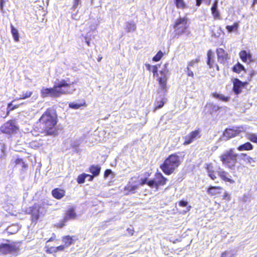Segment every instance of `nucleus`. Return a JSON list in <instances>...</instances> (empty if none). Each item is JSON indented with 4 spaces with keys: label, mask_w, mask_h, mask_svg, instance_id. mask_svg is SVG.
<instances>
[{
    "label": "nucleus",
    "mask_w": 257,
    "mask_h": 257,
    "mask_svg": "<svg viewBox=\"0 0 257 257\" xmlns=\"http://www.w3.org/2000/svg\"><path fill=\"white\" fill-rule=\"evenodd\" d=\"M58 122L57 111L53 107H49L43 113L33 127L34 132L45 136H55Z\"/></svg>",
    "instance_id": "obj_1"
},
{
    "label": "nucleus",
    "mask_w": 257,
    "mask_h": 257,
    "mask_svg": "<svg viewBox=\"0 0 257 257\" xmlns=\"http://www.w3.org/2000/svg\"><path fill=\"white\" fill-rule=\"evenodd\" d=\"M74 83H68L65 79H62L58 83H55L53 87H43L41 90V96L43 98L51 97H59L63 95L72 94L75 91L72 86Z\"/></svg>",
    "instance_id": "obj_2"
},
{
    "label": "nucleus",
    "mask_w": 257,
    "mask_h": 257,
    "mask_svg": "<svg viewBox=\"0 0 257 257\" xmlns=\"http://www.w3.org/2000/svg\"><path fill=\"white\" fill-rule=\"evenodd\" d=\"M174 29V37L178 38L186 34H189V19L186 17H178L172 25Z\"/></svg>",
    "instance_id": "obj_3"
},
{
    "label": "nucleus",
    "mask_w": 257,
    "mask_h": 257,
    "mask_svg": "<svg viewBox=\"0 0 257 257\" xmlns=\"http://www.w3.org/2000/svg\"><path fill=\"white\" fill-rule=\"evenodd\" d=\"M158 65H153V75L155 77H157V79L158 81V83L159 85V87L160 89L166 92L167 89V80H168V70L166 68H164L161 71H159V73L158 72Z\"/></svg>",
    "instance_id": "obj_4"
},
{
    "label": "nucleus",
    "mask_w": 257,
    "mask_h": 257,
    "mask_svg": "<svg viewBox=\"0 0 257 257\" xmlns=\"http://www.w3.org/2000/svg\"><path fill=\"white\" fill-rule=\"evenodd\" d=\"M250 158L246 154L241 153L237 154L234 152V149L226 151L221 156V161H249Z\"/></svg>",
    "instance_id": "obj_5"
},
{
    "label": "nucleus",
    "mask_w": 257,
    "mask_h": 257,
    "mask_svg": "<svg viewBox=\"0 0 257 257\" xmlns=\"http://www.w3.org/2000/svg\"><path fill=\"white\" fill-rule=\"evenodd\" d=\"M168 179L165 177L161 172H156L153 179L149 180L148 186L151 188H155L156 190L162 186L167 184Z\"/></svg>",
    "instance_id": "obj_6"
},
{
    "label": "nucleus",
    "mask_w": 257,
    "mask_h": 257,
    "mask_svg": "<svg viewBox=\"0 0 257 257\" xmlns=\"http://www.w3.org/2000/svg\"><path fill=\"white\" fill-rule=\"evenodd\" d=\"M20 248L16 245V242L12 243H2L0 244V253L3 254H7L11 253L18 252Z\"/></svg>",
    "instance_id": "obj_7"
},
{
    "label": "nucleus",
    "mask_w": 257,
    "mask_h": 257,
    "mask_svg": "<svg viewBox=\"0 0 257 257\" xmlns=\"http://www.w3.org/2000/svg\"><path fill=\"white\" fill-rule=\"evenodd\" d=\"M179 165V162H164L160 165V168L165 174L170 175L173 173Z\"/></svg>",
    "instance_id": "obj_8"
},
{
    "label": "nucleus",
    "mask_w": 257,
    "mask_h": 257,
    "mask_svg": "<svg viewBox=\"0 0 257 257\" xmlns=\"http://www.w3.org/2000/svg\"><path fill=\"white\" fill-rule=\"evenodd\" d=\"M18 129L15 120H13L7 121L1 127L3 133L10 135L16 133Z\"/></svg>",
    "instance_id": "obj_9"
},
{
    "label": "nucleus",
    "mask_w": 257,
    "mask_h": 257,
    "mask_svg": "<svg viewBox=\"0 0 257 257\" xmlns=\"http://www.w3.org/2000/svg\"><path fill=\"white\" fill-rule=\"evenodd\" d=\"M232 83V90L234 93L236 95L240 94L242 92V88H244L248 84V81L242 82L238 78H234Z\"/></svg>",
    "instance_id": "obj_10"
},
{
    "label": "nucleus",
    "mask_w": 257,
    "mask_h": 257,
    "mask_svg": "<svg viewBox=\"0 0 257 257\" xmlns=\"http://www.w3.org/2000/svg\"><path fill=\"white\" fill-rule=\"evenodd\" d=\"M40 208L41 206L36 203L27 208V213L31 215L32 221H37L39 219Z\"/></svg>",
    "instance_id": "obj_11"
},
{
    "label": "nucleus",
    "mask_w": 257,
    "mask_h": 257,
    "mask_svg": "<svg viewBox=\"0 0 257 257\" xmlns=\"http://www.w3.org/2000/svg\"><path fill=\"white\" fill-rule=\"evenodd\" d=\"M217 60L221 64H225L230 59V55L223 48H217L216 50Z\"/></svg>",
    "instance_id": "obj_12"
},
{
    "label": "nucleus",
    "mask_w": 257,
    "mask_h": 257,
    "mask_svg": "<svg viewBox=\"0 0 257 257\" xmlns=\"http://www.w3.org/2000/svg\"><path fill=\"white\" fill-rule=\"evenodd\" d=\"M133 178L128 182L124 187V191L126 195L134 194L136 192L137 190L139 188L137 181H133Z\"/></svg>",
    "instance_id": "obj_13"
},
{
    "label": "nucleus",
    "mask_w": 257,
    "mask_h": 257,
    "mask_svg": "<svg viewBox=\"0 0 257 257\" xmlns=\"http://www.w3.org/2000/svg\"><path fill=\"white\" fill-rule=\"evenodd\" d=\"M207 64L211 69H215L217 71L219 70V67L216 62L213 52L211 50H208L207 52Z\"/></svg>",
    "instance_id": "obj_14"
},
{
    "label": "nucleus",
    "mask_w": 257,
    "mask_h": 257,
    "mask_svg": "<svg viewBox=\"0 0 257 257\" xmlns=\"http://www.w3.org/2000/svg\"><path fill=\"white\" fill-rule=\"evenodd\" d=\"M200 130L197 129L192 131L188 135L185 137V141L183 143L184 145H187L192 143L195 139L200 138Z\"/></svg>",
    "instance_id": "obj_15"
},
{
    "label": "nucleus",
    "mask_w": 257,
    "mask_h": 257,
    "mask_svg": "<svg viewBox=\"0 0 257 257\" xmlns=\"http://www.w3.org/2000/svg\"><path fill=\"white\" fill-rule=\"evenodd\" d=\"M223 190V188L221 186H210L207 188L206 192L208 195L216 198L220 195Z\"/></svg>",
    "instance_id": "obj_16"
},
{
    "label": "nucleus",
    "mask_w": 257,
    "mask_h": 257,
    "mask_svg": "<svg viewBox=\"0 0 257 257\" xmlns=\"http://www.w3.org/2000/svg\"><path fill=\"white\" fill-rule=\"evenodd\" d=\"M240 131L233 128H226L223 133V137L226 140H229L238 136Z\"/></svg>",
    "instance_id": "obj_17"
},
{
    "label": "nucleus",
    "mask_w": 257,
    "mask_h": 257,
    "mask_svg": "<svg viewBox=\"0 0 257 257\" xmlns=\"http://www.w3.org/2000/svg\"><path fill=\"white\" fill-rule=\"evenodd\" d=\"M239 56L243 63L249 64L253 61L252 55L249 51L241 50L239 53Z\"/></svg>",
    "instance_id": "obj_18"
},
{
    "label": "nucleus",
    "mask_w": 257,
    "mask_h": 257,
    "mask_svg": "<svg viewBox=\"0 0 257 257\" xmlns=\"http://www.w3.org/2000/svg\"><path fill=\"white\" fill-rule=\"evenodd\" d=\"M65 193L64 189L60 188H55L51 192L52 196L58 200L63 198L65 195Z\"/></svg>",
    "instance_id": "obj_19"
},
{
    "label": "nucleus",
    "mask_w": 257,
    "mask_h": 257,
    "mask_svg": "<svg viewBox=\"0 0 257 257\" xmlns=\"http://www.w3.org/2000/svg\"><path fill=\"white\" fill-rule=\"evenodd\" d=\"M211 11L212 16L214 20H221V15L218 9V2L215 0L211 8Z\"/></svg>",
    "instance_id": "obj_20"
},
{
    "label": "nucleus",
    "mask_w": 257,
    "mask_h": 257,
    "mask_svg": "<svg viewBox=\"0 0 257 257\" xmlns=\"http://www.w3.org/2000/svg\"><path fill=\"white\" fill-rule=\"evenodd\" d=\"M206 168L207 171L208 175L212 180H215L216 178L215 173L216 172H218L217 171L218 169L211 163L207 164Z\"/></svg>",
    "instance_id": "obj_21"
},
{
    "label": "nucleus",
    "mask_w": 257,
    "mask_h": 257,
    "mask_svg": "<svg viewBox=\"0 0 257 257\" xmlns=\"http://www.w3.org/2000/svg\"><path fill=\"white\" fill-rule=\"evenodd\" d=\"M77 215L75 211L74 207H70L68 208L66 212V216L64 217L65 220L69 219H74L76 218Z\"/></svg>",
    "instance_id": "obj_22"
},
{
    "label": "nucleus",
    "mask_w": 257,
    "mask_h": 257,
    "mask_svg": "<svg viewBox=\"0 0 257 257\" xmlns=\"http://www.w3.org/2000/svg\"><path fill=\"white\" fill-rule=\"evenodd\" d=\"M63 245L66 248L68 247L74 242V239L73 238V236L69 235L63 236L62 238Z\"/></svg>",
    "instance_id": "obj_23"
},
{
    "label": "nucleus",
    "mask_w": 257,
    "mask_h": 257,
    "mask_svg": "<svg viewBox=\"0 0 257 257\" xmlns=\"http://www.w3.org/2000/svg\"><path fill=\"white\" fill-rule=\"evenodd\" d=\"M218 174L220 178L224 182H229L230 184H233L235 183V181L233 179L227 177V173L225 171H218Z\"/></svg>",
    "instance_id": "obj_24"
},
{
    "label": "nucleus",
    "mask_w": 257,
    "mask_h": 257,
    "mask_svg": "<svg viewBox=\"0 0 257 257\" xmlns=\"http://www.w3.org/2000/svg\"><path fill=\"white\" fill-rule=\"evenodd\" d=\"M10 28L11 32L15 42H18L20 41V35L18 29L16 28L12 24L11 25Z\"/></svg>",
    "instance_id": "obj_25"
},
{
    "label": "nucleus",
    "mask_w": 257,
    "mask_h": 257,
    "mask_svg": "<svg viewBox=\"0 0 257 257\" xmlns=\"http://www.w3.org/2000/svg\"><path fill=\"white\" fill-rule=\"evenodd\" d=\"M101 170V167L98 165H91L89 168V171L93 176H97L99 175Z\"/></svg>",
    "instance_id": "obj_26"
},
{
    "label": "nucleus",
    "mask_w": 257,
    "mask_h": 257,
    "mask_svg": "<svg viewBox=\"0 0 257 257\" xmlns=\"http://www.w3.org/2000/svg\"><path fill=\"white\" fill-rule=\"evenodd\" d=\"M232 70L233 72L237 74L240 73L241 71L246 72V69L239 62H237L233 66Z\"/></svg>",
    "instance_id": "obj_27"
},
{
    "label": "nucleus",
    "mask_w": 257,
    "mask_h": 257,
    "mask_svg": "<svg viewBox=\"0 0 257 257\" xmlns=\"http://www.w3.org/2000/svg\"><path fill=\"white\" fill-rule=\"evenodd\" d=\"M239 22H236L233 23L232 25H227L225 28L228 33H231L232 32H236L238 30Z\"/></svg>",
    "instance_id": "obj_28"
},
{
    "label": "nucleus",
    "mask_w": 257,
    "mask_h": 257,
    "mask_svg": "<svg viewBox=\"0 0 257 257\" xmlns=\"http://www.w3.org/2000/svg\"><path fill=\"white\" fill-rule=\"evenodd\" d=\"M212 96L215 98H217L222 101L227 102L230 100V97L228 96H225L222 94H220L216 92L212 93Z\"/></svg>",
    "instance_id": "obj_29"
},
{
    "label": "nucleus",
    "mask_w": 257,
    "mask_h": 257,
    "mask_svg": "<svg viewBox=\"0 0 257 257\" xmlns=\"http://www.w3.org/2000/svg\"><path fill=\"white\" fill-rule=\"evenodd\" d=\"M253 149V146L249 142H246L238 147L237 150L238 151H249Z\"/></svg>",
    "instance_id": "obj_30"
},
{
    "label": "nucleus",
    "mask_w": 257,
    "mask_h": 257,
    "mask_svg": "<svg viewBox=\"0 0 257 257\" xmlns=\"http://www.w3.org/2000/svg\"><path fill=\"white\" fill-rule=\"evenodd\" d=\"M175 4L178 9H184L186 5L184 0H174Z\"/></svg>",
    "instance_id": "obj_31"
},
{
    "label": "nucleus",
    "mask_w": 257,
    "mask_h": 257,
    "mask_svg": "<svg viewBox=\"0 0 257 257\" xmlns=\"http://www.w3.org/2000/svg\"><path fill=\"white\" fill-rule=\"evenodd\" d=\"M150 175L151 173L148 172H146L145 173V177L144 178L141 179L139 183H138V184H139V187L140 186H143L145 184H147L148 185V178L150 176Z\"/></svg>",
    "instance_id": "obj_32"
},
{
    "label": "nucleus",
    "mask_w": 257,
    "mask_h": 257,
    "mask_svg": "<svg viewBox=\"0 0 257 257\" xmlns=\"http://www.w3.org/2000/svg\"><path fill=\"white\" fill-rule=\"evenodd\" d=\"M33 94V92L31 91H27L25 92H23L20 97L18 98H16L15 100L25 99L30 97Z\"/></svg>",
    "instance_id": "obj_33"
},
{
    "label": "nucleus",
    "mask_w": 257,
    "mask_h": 257,
    "mask_svg": "<svg viewBox=\"0 0 257 257\" xmlns=\"http://www.w3.org/2000/svg\"><path fill=\"white\" fill-rule=\"evenodd\" d=\"M166 99L163 98L160 101L157 102V105L154 107V110H156L158 109H160L163 107L165 103L166 102Z\"/></svg>",
    "instance_id": "obj_34"
},
{
    "label": "nucleus",
    "mask_w": 257,
    "mask_h": 257,
    "mask_svg": "<svg viewBox=\"0 0 257 257\" xmlns=\"http://www.w3.org/2000/svg\"><path fill=\"white\" fill-rule=\"evenodd\" d=\"M12 103H13V102H11L9 103L8 104V107H7L8 113H9L10 111L18 108L20 106V104L13 105L12 104Z\"/></svg>",
    "instance_id": "obj_35"
},
{
    "label": "nucleus",
    "mask_w": 257,
    "mask_h": 257,
    "mask_svg": "<svg viewBox=\"0 0 257 257\" xmlns=\"http://www.w3.org/2000/svg\"><path fill=\"white\" fill-rule=\"evenodd\" d=\"M85 173H83L79 175L77 178V182L78 184H81L85 182V179L86 178Z\"/></svg>",
    "instance_id": "obj_36"
},
{
    "label": "nucleus",
    "mask_w": 257,
    "mask_h": 257,
    "mask_svg": "<svg viewBox=\"0 0 257 257\" xmlns=\"http://www.w3.org/2000/svg\"><path fill=\"white\" fill-rule=\"evenodd\" d=\"M180 158L177 153L170 155L165 161H179Z\"/></svg>",
    "instance_id": "obj_37"
},
{
    "label": "nucleus",
    "mask_w": 257,
    "mask_h": 257,
    "mask_svg": "<svg viewBox=\"0 0 257 257\" xmlns=\"http://www.w3.org/2000/svg\"><path fill=\"white\" fill-rule=\"evenodd\" d=\"M163 56V53L161 51H159L156 55L153 58V60L155 62H158L161 60Z\"/></svg>",
    "instance_id": "obj_38"
},
{
    "label": "nucleus",
    "mask_w": 257,
    "mask_h": 257,
    "mask_svg": "<svg viewBox=\"0 0 257 257\" xmlns=\"http://www.w3.org/2000/svg\"><path fill=\"white\" fill-rule=\"evenodd\" d=\"M248 139L252 143L257 144V135L255 134H250L248 135Z\"/></svg>",
    "instance_id": "obj_39"
},
{
    "label": "nucleus",
    "mask_w": 257,
    "mask_h": 257,
    "mask_svg": "<svg viewBox=\"0 0 257 257\" xmlns=\"http://www.w3.org/2000/svg\"><path fill=\"white\" fill-rule=\"evenodd\" d=\"M46 252L48 254L56 253V247L54 246H46Z\"/></svg>",
    "instance_id": "obj_40"
},
{
    "label": "nucleus",
    "mask_w": 257,
    "mask_h": 257,
    "mask_svg": "<svg viewBox=\"0 0 257 257\" xmlns=\"http://www.w3.org/2000/svg\"><path fill=\"white\" fill-rule=\"evenodd\" d=\"M85 105V103L82 104H78L75 103H70L69 105V107L71 108L77 109H79L81 106Z\"/></svg>",
    "instance_id": "obj_41"
},
{
    "label": "nucleus",
    "mask_w": 257,
    "mask_h": 257,
    "mask_svg": "<svg viewBox=\"0 0 257 257\" xmlns=\"http://www.w3.org/2000/svg\"><path fill=\"white\" fill-rule=\"evenodd\" d=\"M222 199L226 201L227 202L231 200L230 194L227 192L225 191L223 196H222Z\"/></svg>",
    "instance_id": "obj_42"
},
{
    "label": "nucleus",
    "mask_w": 257,
    "mask_h": 257,
    "mask_svg": "<svg viewBox=\"0 0 257 257\" xmlns=\"http://www.w3.org/2000/svg\"><path fill=\"white\" fill-rule=\"evenodd\" d=\"M220 257H234V254L228 251L222 253Z\"/></svg>",
    "instance_id": "obj_43"
},
{
    "label": "nucleus",
    "mask_w": 257,
    "mask_h": 257,
    "mask_svg": "<svg viewBox=\"0 0 257 257\" xmlns=\"http://www.w3.org/2000/svg\"><path fill=\"white\" fill-rule=\"evenodd\" d=\"M230 163L231 162H223V164L226 168L232 170L234 168L235 165L234 164H230Z\"/></svg>",
    "instance_id": "obj_44"
},
{
    "label": "nucleus",
    "mask_w": 257,
    "mask_h": 257,
    "mask_svg": "<svg viewBox=\"0 0 257 257\" xmlns=\"http://www.w3.org/2000/svg\"><path fill=\"white\" fill-rule=\"evenodd\" d=\"M179 205L182 207H185L187 206L188 202L184 200H180L178 202Z\"/></svg>",
    "instance_id": "obj_45"
},
{
    "label": "nucleus",
    "mask_w": 257,
    "mask_h": 257,
    "mask_svg": "<svg viewBox=\"0 0 257 257\" xmlns=\"http://www.w3.org/2000/svg\"><path fill=\"white\" fill-rule=\"evenodd\" d=\"M126 231L127 232V234L129 236H133L134 234L135 231L133 228H127L126 229Z\"/></svg>",
    "instance_id": "obj_46"
},
{
    "label": "nucleus",
    "mask_w": 257,
    "mask_h": 257,
    "mask_svg": "<svg viewBox=\"0 0 257 257\" xmlns=\"http://www.w3.org/2000/svg\"><path fill=\"white\" fill-rule=\"evenodd\" d=\"M73 8L74 9H75L77 7V6L79 5H81V0H73Z\"/></svg>",
    "instance_id": "obj_47"
},
{
    "label": "nucleus",
    "mask_w": 257,
    "mask_h": 257,
    "mask_svg": "<svg viewBox=\"0 0 257 257\" xmlns=\"http://www.w3.org/2000/svg\"><path fill=\"white\" fill-rule=\"evenodd\" d=\"M65 248L66 247L63 244L59 245L56 247V251L57 252L58 251H64Z\"/></svg>",
    "instance_id": "obj_48"
},
{
    "label": "nucleus",
    "mask_w": 257,
    "mask_h": 257,
    "mask_svg": "<svg viewBox=\"0 0 257 257\" xmlns=\"http://www.w3.org/2000/svg\"><path fill=\"white\" fill-rule=\"evenodd\" d=\"M111 174H112L111 170L110 169H106L104 173V178H106Z\"/></svg>",
    "instance_id": "obj_49"
},
{
    "label": "nucleus",
    "mask_w": 257,
    "mask_h": 257,
    "mask_svg": "<svg viewBox=\"0 0 257 257\" xmlns=\"http://www.w3.org/2000/svg\"><path fill=\"white\" fill-rule=\"evenodd\" d=\"M67 221V220H65L64 218L62 221L56 225V227L58 228H62L65 225V222Z\"/></svg>",
    "instance_id": "obj_50"
},
{
    "label": "nucleus",
    "mask_w": 257,
    "mask_h": 257,
    "mask_svg": "<svg viewBox=\"0 0 257 257\" xmlns=\"http://www.w3.org/2000/svg\"><path fill=\"white\" fill-rule=\"evenodd\" d=\"M199 61V59L197 58L195 60H191L188 64V66H193L195 63H197Z\"/></svg>",
    "instance_id": "obj_51"
},
{
    "label": "nucleus",
    "mask_w": 257,
    "mask_h": 257,
    "mask_svg": "<svg viewBox=\"0 0 257 257\" xmlns=\"http://www.w3.org/2000/svg\"><path fill=\"white\" fill-rule=\"evenodd\" d=\"M187 75L188 76H190L193 78L194 77V73H193V71L190 70L188 67H187Z\"/></svg>",
    "instance_id": "obj_52"
},
{
    "label": "nucleus",
    "mask_w": 257,
    "mask_h": 257,
    "mask_svg": "<svg viewBox=\"0 0 257 257\" xmlns=\"http://www.w3.org/2000/svg\"><path fill=\"white\" fill-rule=\"evenodd\" d=\"M85 175H86V178H87V177L88 178V180L89 181H92L93 180L94 177H95L92 174V175H89V174H85Z\"/></svg>",
    "instance_id": "obj_53"
},
{
    "label": "nucleus",
    "mask_w": 257,
    "mask_h": 257,
    "mask_svg": "<svg viewBox=\"0 0 257 257\" xmlns=\"http://www.w3.org/2000/svg\"><path fill=\"white\" fill-rule=\"evenodd\" d=\"M145 66L148 70L149 71L152 70L153 71V66H151L150 64H146Z\"/></svg>",
    "instance_id": "obj_54"
},
{
    "label": "nucleus",
    "mask_w": 257,
    "mask_h": 257,
    "mask_svg": "<svg viewBox=\"0 0 257 257\" xmlns=\"http://www.w3.org/2000/svg\"><path fill=\"white\" fill-rule=\"evenodd\" d=\"M5 3V0H0V9L3 10Z\"/></svg>",
    "instance_id": "obj_55"
},
{
    "label": "nucleus",
    "mask_w": 257,
    "mask_h": 257,
    "mask_svg": "<svg viewBox=\"0 0 257 257\" xmlns=\"http://www.w3.org/2000/svg\"><path fill=\"white\" fill-rule=\"evenodd\" d=\"M55 234L54 233L53 234V236L51 237L47 241V242L53 241L55 240Z\"/></svg>",
    "instance_id": "obj_56"
},
{
    "label": "nucleus",
    "mask_w": 257,
    "mask_h": 257,
    "mask_svg": "<svg viewBox=\"0 0 257 257\" xmlns=\"http://www.w3.org/2000/svg\"><path fill=\"white\" fill-rule=\"evenodd\" d=\"M202 3V0H196V6L199 7Z\"/></svg>",
    "instance_id": "obj_57"
},
{
    "label": "nucleus",
    "mask_w": 257,
    "mask_h": 257,
    "mask_svg": "<svg viewBox=\"0 0 257 257\" xmlns=\"http://www.w3.org/2000/svg\"><path fill=\"white\" fill-rule=\"evenodd\" d=\"M255 74L254 71L253 70L252 71V72L250 73V78L248 79V81H250L251 79V78L253 75H254Z\"/></svg>",
    "instance_id": "obj_58"
},
{
    "label": "nucleus",
    "mask_w": 257,
    "mask_h": 257,
    "mask_svg": "<svg viewBox=\"0 0 257 257\" xmlns=\"http://www.w3.org/2000/svg\"><path fill=\"white\" fill-rule=\"evenodd\" d=\"M256 4H257V0H253L252 3V6L253 7Z\"/></svg>",
    "instance_id": "obj_59"
},
{
    "label": "nucleus",
    "mask_w": 257,
    "mask_h": 257,
    "mask_svg": "<svg viewBox=\"0 0 257 257\" xmlns=\"http://www.w3.org/2000/svg\"><path fill=\"white\" fill-rule=\"evenodd\" d=\"M102 57L101 56H98V57L97 58V61L100 62L101 60H102Z\"/></svg>",
    "instance_id": "obj_60"
},
{
    "label": "nucleus",
    "mask_w": 257,
    "mask_h": 257,
    "mask_svg": "<svg viewBox=\"0 0 257 257\" xmlns=\"http://www.w3.org/2000/svg\"><path fill=\"white\" fill-rule=\"evenodd\" d=\"M86 44H87V46H89L90 45V43L89 40H86Z\"/></svg>",
    "instance_id": "obj_61"
},
{
    "label": "nucleus",
    "mask_w": 257,
    "mask_h": 257,
    "mask_svg": "<svg viewBox=\"0 0 257 257\" xmlns=\"http://www.w3.org/2000/svg\"><path fill=\"white\" fill-rule=\"evenodd\" d=\"M191 208V206H189L187 208H188V210H190V208Z\"/></svg>",
    "instance_id": "obj_62"
},
{
    "label": "nucleus",
    "mask_w": 257,
    "mask_h": 257,
    "mask_svg": "<svg viewBox=\"0 0 257 257\" xmlns=\"http://www.w3.org/2000/svg\"><path fill=\"white\" fill-rule=\"evenodd\" d=\"M16 161H22L21 159H17Z\"/></svg>",
    "instance_id": "obj_63"
},
{
    "label": "nucleus",
    "mask_w": 257,
    "mask_h": 257,
    "mask_svg": "<svg viewBox=\"0 0 257 257\" xmlns=\"http://www.w3.org/2000/svg\"><path fill=\"white\" fill-rule=\"evenodd\" d=\"M6 241L7 242H10V240H8V239H6Z\"/></svg>",
    "instance_id": "obj_64"
}]
</instances>
